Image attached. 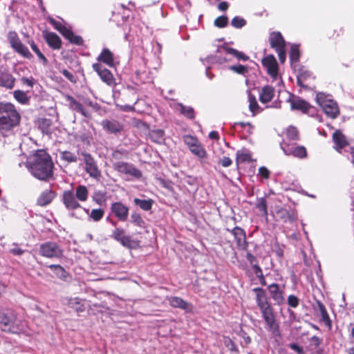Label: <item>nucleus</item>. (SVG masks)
<instances>
[{"mask_svg": "<svg viewBox=\"0 0 354 354\" xmlns=\"http://www.w3.org/2000/svg\"><path fill=\"white\" fill-rule=\"evenodd\" d=\"M30 174L40 180L47 181L53 175V163L51 157L44 150L32 154L26 163Z\"/></svg>", "mask_w": 354, "mask_h": 354, "instance_id": "obj_1", "label": "nucleus"}, {"mask_svg": "<svg viewBox=\"0 0 354 354\" xmlns=\"http://www.w3.org/2000/svg\"><path fill=\"white\" fill-rule=\"evenodd\" d=\"M20 115L11 103H0V131L2 133L10 131L20 122Z\"/></svg>", "mask_w": 354, "mask_h": 354, "instance_id": "obj_2", "label": "nucleus"}, {"mask_svg": "<svg viewBox=\"0 0 354 354\" xmlns=\"http://www.w3.org/2000/svg\"><path fill=\"white\" fill-rule=\"evenodd\" d=\"M0 329L6 333L19 334L24 331V326L13 313H4L0 319Z\"/></svg>", "mask_w": 354, "mask_h": 354, "instance_id": "obj_3", "label": "nucleus"}, {"mask_svg": "<svg viewBox=\"0 0 354 354\" xmlns=\"http://www.w3.org/2000/svg\"><path fill=\"white\" fill-rule=\"evenodd\" d=\"M316 102L329 118L335 119L339 114L338 105L330 95L322 92L318 93Z\"/></svg>", "mask_w": 354, "mask_h": 354, "instance_id": "obj_4", "label": "nucleus"}, {"mask_svg": "<svg viewBox=\"0 0 354 354\" xmlns=\"http://www.w3.org/2000/svg\"><path fill=\"white\" fill-rule=\"evenodd\" d=\"M269 44L270 47L277 53L281 64H283L286 59V42L279 31H272L269 34Z\"/></svg>", "mask_w": 354, "mask_h": 354, "instance_id": "obj_5", "label": "nucleus"}, {"mask_svg": "<svg viewBox=\"0 0 354 354\" xmlns=\"http://www.w3.org/2000/svg\"><path fill=\"white\" fill-rule=\"evenodd\" d=\"M39 254L46 258H60L63 256V250L57 243L48 241L40 245Z\"/></svg>", "mask_w": 354, "mask_h": 354, "instance_id": "obj_6", "label": "nucleus"}, {"mask_svg": "<svg viewBox=\"0 0 354 354\" xmlns=\"http://www.w3.org/2000/svg\"><path fill=\"white\" fill-rule=\"evenodd\" d=\"M8 39L11 47L19 55L27 59H30L32 57L28 48L21 43L15 32H9L8 34Z\"/></svg>", "mask_w": 354, "mask_h": 354, "instance_id": "obj_7", "label": "nucleus"}, {"mask_svg": "<svg viewBox=\"0 0 354 354\" xmlns=\"http://www.w3.org/2000/svg\"><path fill=\"white\" fill-rule=\"evenodd\" d=\"M81 160L85 164V171L89 176L95 179H99L101 177V171L91 154L86 151L81 152Z\"/></svg>", "mask_w": 354, "mask_h": 354, "instance_id": "obj_8", "label": "nucleus"}, {"mask_svg": "<svg viewBox=\"0 0 354 354\" xmlns=\"http://www.w3.org/2000/svg\"><path fill=\"white\" fill-rule=\"evenodd\" d=\"M271 212L277 220H281L284 223L289 222L292 223L297 218V215L295 212H289L281 205H276L274 207H272Z\"/></svg>", "mask_w": 354, "mask_h": 354, "instance_id": "obj_9", "label": "nucleus"}, {"mask_svg": "<svg viewBox=\"0 0 354 354\" xmlns=\"http://www.w3.org/2000/svg\"><path fill=\"white\" fill-rule=\"evenodd\" d=\"M267 74L270 75L276 85L279 86L282 81L279 75V65L273 55H267Z\"/></svg>", "mask_w": 354, "mask_h": 354, "instance_id": "obj_10", "label": "nucleus"}, {"mask_svg": "<svg viewBox=\"0 0 354 354\" xmlns=\"http://www.w3.org/2000/svg\"><path fill=\"white\" fill-rule=\"evenodd\" d=\"M281 148L286 155H292L299 158H305L307 155L306 149L304 147L290 144L286 142L285 140L281 143Z\"/></svg>", "mask_w": 354, "mask_h": 354, "instance_id": "obj_11", "label": "nucleus"}, {"mask_svg": "<svg viewBox=\"0 0 354 354\" xmlns=\"http://www.w3.org/2000/svg\"><path fill=\"white\" fill-rule=\"evenodd\" d=\"M113 168L120 173L129 174L136 178H140L142 176L140 170L132 165L122 161H115L113 164Z\"/></svg>", "mask_w": 354, "mask_h": 354, "instance_id": "obj_12", "label": "nucleus"}, {"mask_svg": "<svg viewBox=\"0 0 354 354\" xmlns=\"http://www.w3.org/2000/svg\"><path fill=\"white\" fill-rule=\"evenodd\" d=\"M93 68L100 76V79L107 85L114 86L116 84L113 74L102 64L95 63L93 64Z\"/></svg>", "mask_w": 354, "mask_h": 354, "instance_id": "obj_13", "label": "nucleus"}, {"mask_svg": "<svg viewBox=\"0 0 354 354\" xmlns=\"http://www.w3.org/2000/svg\"><path fill=\"white\" fill-rule=\"evenodd\" d=\"M111 211L120 221H126L129 216V207L121 202H115L111 204Z\"/></svg>", "mask_w": 354, "mask_h": 354, "instance_id": "obj_14", "label": "nucleus"}, {"mask_svg": "<svg viewBox=\"0 0 354 354\" xmlns=\"http://www.w3.org/2000/svg\"><path fill=\"white\" fill-rule=\"evenodd\" d=\"M288 102H290L292 110H297L303 113H306L310 108V105L306 101L299 97L290 95V93Z\"/></svg>", "mask_w": 354, "mask_h": 354, "instance_id": "obj_15", "label": "nucleus"}, {"mask_svg": "<svg viewBox=\"0 0 354 354\" xmlns=\"http://www.w3.org/2000/svg\"><path fill=\"white\" fill-rule=\"evenodd\" d=\"M62 202L66 208L68 210H73L81 207L80 204L78 203V201L72 190L64 192L62 195Z\"/></svg>", "mask_w": 354, "mask_h": 354, "instance_id": "obj_16", "label": "nucleus"}, {"mask_svg": "<svg viewBox=\"0 0 354 354\" xmlns=\"http://www.w3.org/2000/svg\"><path fill=\"white\" fill-rule=\"evenodd\" d=\"M55 122L51 118H42L37 120V124L44 134L50 136L56 129Z\"/></svg>", "mask_w": 354, "mask_h": 354, "instance_id": "obj_17", "label": "nucleus"}, {"mask_svg": "<svg viewBox=\"0 0 354 354\" xmlns=\"http://www.w3.org/2000/svg\"><path fill=\"white\" fill-rule=\"evenodd\" d=\"M267 290L275 304H280L283 301L284 298L282 295V290L280 289L278 284L275 283L268 284L267 283Z\"/></svg>", "mask_w": 354, "mask_h": 354, "instance_id": "obj_18", "label": "nucleus"}, {"mask_svg": "<svg viewBox=\"0 0 354 354\" xmlns=\"http://www.w3.org/2000/svg\"><path fill=\"white\" fill-rule=\"evenodd\" d=\"M269 306L267 305V310ZM267 326L268 330L271 332L272 337L274 339L276 342H278L281 339V334L279 329V325L273 318L272 315H268L267 313Z\"/></svg>", "mask_w": 354, "mask_h": 354, "instance_id": "obj_19", "label": "nucleus"}, {"mask_svg": "<svg viewBox=\"0 0 354 354\" xmlns=\"http://www.w3.org/2000/svg\"><path fill=\"white\" fill-rule=\"evenodd\" d=\"M102 128L110 133L120 132L123 126L120 122L115 120H104L101 122Z\"/></svg>", "mask_w": 354, "mask_h": 354, "instance_id": "obj_20", "label": "nucleus"}, {"mask_svg": "<svg viewBox=\"0 0 354 354\" xmlns=\"http://www.w3.org/2000/svg\"><path fill=\"white\" fill-rule=\"evenodd\" d=\"M300 50L299 46L296 44H292L290 45V49L289 52V58L291 64V67L294 71H296L299 67V62L300 59Z\"/></svg>", "mask_w": 354, "mask_h": 354, "instance_id": "obj_21", "label": "nucleus"}, {"mask_svg": "<svg viewBox=\"0 0 354 354\" xmlns=\"http://www.w3.org/2000/svg\"><path fill=\"white\" fill-rule=\"evenodd\" d=\"M44 37L48 45L54 50L61 48L62 41L59 37L52 32H46L44 33Z\"/></svg>", "mask_w": 354, "mask_h": 354, "instance_id": "obj_22", "label": "nucleus"}, {"mask_svg": "<svg viewBox=\"0 0 354 354\" xmlns=\"http://www.w3.org/2000/svg\"><path fill=\"white\" fill-rule=\"evenodd\" d=\"M56 194L52 189H45L39 196L37 200V204L39 206H46L50 204L55 197Z\"/></svg>", "mask_w": 354, "mask_h": 354, "instance_id": "obj_23", "label": "nucleus"}, {"mask_svg": "<svg viewBox=\"0 0 354 354\" xmlns=\"http://www.w3.org/2000/svg\"><path fill=\"white\" fill-rule=\"evenodd\" d=\"M66 99L68 102L69 108L72 111H76L84 117H88V111L84 108L82 104L77 102L74 97L70 95H67Z\"/></svg>", "mask_w": 354, "mask_h": 354, "instance_id": "obj_24", "label": "nucleus"}, {"mask_svg": "<svg viewBox=\"0 0 354 354\" xmlns=\"http://www.w3.org/2000/svg\"><path fill=\"white\" fill-rule=\"evenodd\" d=\"M167 299L169 305L174 308H179L185 311H189L191 310V304L187 303L180 297H167Z\"/></svg>", "mask_w": 354, "mask_h": 354, "instance_id": "obj_25", "label": "nucleus"}, {"mask_svg": "<svg viewBox=\"0 0 354 354\" xmlns=\"http://www.w3.org/2000/svg\"><path fill=\"white\" fill-rule=\"evenodd\" d=\"M97 59L110 67L114 66L113 55L108 48H104Z\"/></svg>", "mask_w": 354, "mask_h": 354, "instance_id": "obj_26", "label": "nucleus"}, {"mask_svg": "<svg viewBox=\"0 0 354 354\" xmlns=\"http://www.w3.org/2000/svg\"><path fill=\"white\" fill-rule=\"evenodd\" d=\"M254 291L257 293V301L261 309L262 317L266 319V295L264 290L261 288H254Z\"/></svg>", "mask_w": 354, "mask_h": 354, "instance_id": "obj_27", "label": "nucleus"}, {"mask_svg": "<svg viewBox=\"0 0 354 354\" xmlns=\"http://www.w3.org/2000/svg\"><path fill=\"white\" fill-rule=\"evenodd\" d=\"M231 232L236 240L237 245L239 247L244 248L246 243L244 231L241 228L236 227L231 231Z\"/></svg>", "mask_w": 354, "mask_h": 354, "instance_id": "obj_28", "label": "nucleus"}, {"mask_svg": "<svg viewBox=\"0 0 354 354\" xmlns=\"http://www.w3.org/2000/svg\"><path fill=\"white\" fill-rule=\"evenodd\" d=\"M333 142L335 144V149L337 151L347 145L344 136L339 131H336L333 135Z\"/></svg>", "mask_w": 354, "mask_h": 354, "instance_id": "obj_29", "label": "nucleus"}, {"mask_svg": "<svg viewBox=\"0 0 354 354\" xmlns=\"http://www.w3.org/2000/svg\"><path fill=\"white\" fill-rule=\"evenodd\" d=\"M284 140L286 142L299 140V132L297 128L293 126L288 127L285 131V137L283 141Z\"/></svg>", "mask_w": 354, "mask_h": 354, "instance_id": "obj_30", "label": "nucleus"}, {"mask_svg": "<svg viewBox=\"0 0 354 354\" xmlns=\"http://www.w3.org/2000/svg\"><path fill=\"white\" fill-rule=\"evenodd\" d=\"M74 194L77 201L84 202L88 199V191L86 186L80 185L76 187Z\"/></svg>", "mask_w": 354, "mask_h": 354, "instance_id": "obj_31", "label": "nucleus"}, {"mask_svg": "<svg viewBox=\"0 0 354 354\" xmlns=\"http://www.w3.org/2000/svg\"><path fill=\"white\" fill-rule=\"evenodd\" d=\"M295 71L297 72V77L298 85L300 86H304V80H306L311 75L310 71L306 70L304 66H301L300 65H299V67H297Z\"/></svg>", "mask_w": 354, "mask_h": 354, "instance_id": "obj_32", "label": "nucleus"}, {"mask_svg": "<svg viewBox=\"0 0 354 354\" xmlns=\"http://www.w3.org/2000/svg\"><path fill=\"white\" fill-rule=\"evenodd\" d=\"M15 78L12 75L6 73L0 77V86L7 88H12L14 86Z\"/></svg>", "mask_w": 354, "mask_h": 354, "instance_id": "obj_33", "label": "nucleus"}, {"mask_svg": "<svg viewBox=\"0 0 354 354\" xmlns=\"http://www.w3.org/2000/svg\"><path fill=\"white\" fill-rule=\"evenodd\" d=\"M48 268L55 273L59 279L66 280L68 277V273L64 268L59 265H50Z\"/></svg>", "mask_w": 354, "mask_h": 354, "instance_id": "obj_34", "label": "nucleus"}, {"mask_svg": "<svg viewBox=\"0 0 354 354\" xmlns=\"http://www.w3.org/2000/svg\"><path fill=\"white\" fill-rule=\"evenodd\" d=\"M149 137L152 142L160 144L164 140V131L161 129L152 130L149 132Z\"/></svg>", "mask_w": 354, "mask_h": 354, "instance_id": "obj_35", "label": "nucleus"}, {"mask_svg": "<svg viewBox=\"0 0 354 354\" xmlns=\"http://www.w3.org/2000/svg\"><path fill=\"white\" fill-rule=\"evenodd\" d=\"M251 160V156L248 151L245 149L239 150L236 152V164L239 165L240 163L248 162Z\"/></svg>", "mask_w": 354, "mask_h": 354, "instance_id": "obj_36", "label": "nucleus"}, {"mask_svg": "<svg viewBox=\"0 0 354 354\" xmlns=\"http://www.w3.org/2000/svg\"><path fill=\"white\" fill-rule=\"evenodd\" d=\"M133 203L142 210L149 211L151 209L153 201L152 199L142 200L138 198L133 199Z\"/></svg>", "mask_w": 354, "mask_h": 354, "instance_id": "obj_37", "label": "nucleus"}, {"mask_svg": "<svg viewBox=\"0 0 354 354\" xmlns=\"http://www.w3.org/2000/svg\"><path fill=\"white\" fill-rule=\"evenodd\" d=\"M267 109L269 107L273 108H279L280 107V102L274 101V102L270 104L271 100L273 98L274 95V89L272 86H267Z\"/></svg>", "mask_w": 354, "mask_h": 354, "instance_id": "obj_38", "label": "nucleus"}, {"mask_svg": "<svg viewBox=\"0 0 354 354\" xmlns=\"http://www.w3.org/2000/svg\"><path fill=\"white\" fill-rule=\"evenodd\" d=\"M189 150L193 154L201 159L205 158L207 156L206 151L200 142L189 149Z\"/></svg>", "mask_w": 354, "mask_h": 354, "instance_id": "obj_39", "label": "nucleus"}, {"mask_svg": "<svg viewBox=\"0 0 354 354\" xmlns=\"http://www.w3.org/2000/svg\"><path fill=\"white\" fill-rule=\"evenodd\" d=\"M107 199L106 192L103 190H96L93 193V200L98 205H102Z\"/></svg>", "mask_w": 354, "mask_h": 354, "instance_id": "obj_40", "label": "nucleus"}, {"mask_svg": "<svg viewBox=\"0 0 354 354\" xmlns=\"http://www.w3.org/2000/svg\"><path fill=\"white\" fill-rule=\"evenodd\" d=\"M65 38L69 40L70 42L77 44L81 45L83 42V40L80 36L75 35L71 30L68 29L66 32L63 35Z\"/></svg>", "mask_w": 354, "mask_h": 354, "instance_id": "obj_41", "label": "nucleus"}, {"mask_svg": "<svg viewBox=\"0 0 354 354\" xmlns=\"http://www.w3.org/2000/svg\"><path fill=\"white\" fill-rule=\"evenodd\" d=\"M223 49L230 55L236 57L238 59L246 61L249 59L248 56L245 55L242 52H239L236 49L230 47H224Z\"/></svg>", "mask_w": 354, "mask_h": 354, "instance_id": "obj_42", "label": "nucleus"}, {"mask_svg": "<svg viewBox=\"0 0 354 354\" xmlns=\"http://www.w3.org/2000/svg\"><path fill=\"white\" fill-rule=\"evenodd\" d=\"M60 158L62 160L71 163L76 162L77 161V156L68 151H64L60 153Z\"/></svg>", "mask_w": 354, "mask_h": 354, "instance_id": "obj_43", "label": "nucleus"}, {"mask_svg": "<svg viewBox=\"0 0 354 354\" xmlns=\"http://www.w3.org/2000/svg\"><path fill=\"white\" fill-rule=\"evenodd\" d=\"M248 100L250 102V110L253 113V115H254L259 111L260 108L257 104L255 96L252 95L250 92L248 93Z\"/></svg>", "mask_w": 354, "mask_h": 354, "instance_id": "obj_44", "label": "nucleus"}, {"mask_svg": "<svg viewBox=\"0 0 354 354\" xmlns=\"http://www.w3.org/2000/svg\"><path fill=\"white\" fill-rule=\"evenodd\" d=\"M180 111L182 114L189 119H194L195 117L194 109L191 106H187L183 104H179Z\"/></svg>", "mask_w": 354, "mask_h": 354, "instance_id": "obj_45", "label": "nucleus"}, {"mask_svg": "<svg viewBox=\"0 0 354 354\" xmlns=\"http://www.w3.org/2000/svg\"><path fill=\"white\" fill-rule=\"evenodd\" d=\"M127 156V152L125 150H114L111 156V161L113 164L115 161H120L124 157Z\"/></svg>", "mask_w": 354, "mask_h": 354, "instance_id": "obj_46", "label": "nucleus"}, {"mask_svg": "<svg viewBox=\"0 0 354 354\" xmlns=\"http://www.w3.org/2000/svg\"><path fill=\"white\" fill-rule=\"evenodd\" d=\"M104 214V211L102 209H93L89 214V218L93 221L97 222L102 218Z\"/></svg>", "mask_w": 354, "mask_h": 354, "instance_id": "obj_47", "label": "nucleus"}, {"mask_svg": "<svg viewBox=\"0 0 354 354\" xmlns=\"http://www.w3.org/2000/svg\"><path fill=\"white\" fill-rule=\"evenodd\" d=\"M48 21L54 26V28L58 30L62 35L66 32L68 30L66 27L62 25L60 22L57 21L52 17L48 18Z\"/></svg>", "mask_w": 354, "mask_h": 354, "instance_id": "obj_48", "label": "nucleus"}, {"mask_svg": "<svg viewBox=\"0 0 354 354\" xmlns=\"http://www.w3.org/2000/svg\"><path fill=\"white\" fill-rule=\"evenodd\" d=\"M15 98L21 104H26L28 101L26 94L22 91H15L14 92Z\"/></svg>", "mask_w": 354, "mask_h": 354, "instance_id": "obj_49", "label": "nucleus"}, {"mask_svg": "<svg viewBox=\"0 0 354 354\" xmlns=\"http://www.w3.org/2000/svg\"><path fill=\"white\" fill-rule=\"evenodd\" d=\"M231 24L236 28H241L246 24V21L243 18L236 16L232 19Z\"/></svg>", "mask_w": 354, "mask_h": 354, "instance_id": "obj_50", "label": "nucleus"}, {"mask_svg": "<svg viewBox=\"0 0 354 354\" xmlns=\"http://www.w3.org/2000/svg\"><path fill=\"white\" fill-rule=\"evenodd\" d=\"M131 222L133 224H135L140 227H145V223L139 214L133 213L131 216Z\"/></svg>", "mask_w": 354, "mask_h": 354, "instance_id": "obj_51", "label": "nucleus"}, {"mask_svg": "<svg viewBox=\"0 0 354 354\" xmlns=\"http://www.w3.org/2000/svg\"><path fill=\"white\" fill-rule=\"evenodd\" d=\"M183 140L189 149L194 147V145L199 142L196 138L188 135L183 137Z\"/></svg>", "mask_w": 354, "mask_h": 354, "instance_id": "obj_52", "label": "nucleus"}, {"mask_svg": "<svg viewBox=\"0 0 354 354\" xmlns=\"http://www.w3.org/2000/svg\"><path fill=\"white\" fill-rule=\"evenodd\" d=\"M228 18L226 16H221L214 20V25L218 28H224L227 25Z\"/></svg>", "mask_w": 354, "mask_h": 354, "instance_id": "obj_53", "label": "nucleus"}, {"mask_svg": "<svg viewBox=\"0 0 354 354\" xmlns=\"http://www.w3.org/2000/svg\"><path fill=\"white\" fill-rule=\"evenodd\" d=\"M124 235L125 234L124 230L117 227L113 231L111 236L113 239L120 242V240L122 239V236H124Z\"/></svg>", "mask_w": 354, "mask_h": 354, "instance_id": "obj_54", "label": "nucleus"}, {"mask_svg": "<svg viewBox=\"0 0 354 354\" xmlns=\"http://www.w3.org/2000/svg\"><path fill=\"white\" fill-rule=\"evenodd\" d=\"M223 344L230 351H237L236 346L230 338L224 337Z\"/></svg>", "mask_w": 354, "mask_h": 354, "instance_id": "obj_55", "label": "nucleus"}, {"mask_svg": "<svg viewBox=\"0 0 354 354\" xmlns=\"http://www.w3.org/2000/svg\"><path fill=\"white\" fill-rule=\"evenodd\" d=\"M230 70L233 71L234 72L241 74V75H245L248 73V69L245 66L243 65H234L230 67Z\"/></svg>", "mask_w": 354, "mask_h": 354, "instance_id": "obj_56", "label": "nucleus"}, {"mask_svg": "<svg viewBox=\"0 0 354 354\" xmlns=\"http://www.w3.org/2000/svg\"><path fill=\"white\" fill-rule=\"evenodd\" d=\"M30 46L32 50L37 54L38 57L43 61L44 64H46L47 59L45 57V56L42 54V53L39 50L38 47L33 41L30 44Z\"/></svg>", "mask_w": 354, "mask_h": 354, "instance_id": "obj_57", "label": "nucleus"}, {"mask_svg": "<svg viewBox=\"0 0 354 354\" xmlns=\"http://www.w3.org/2000/svg\"><path fill=\"white\" fill-rule=\"evenodd\" d=\"M288 304L292 308H296L299 305V299L295 295H290L288 298Z\"/></svg>", "mask_w": 354, "mask_h": 354, "instance_id": "obj_58", "label": "nucleus"}, {"mask_svg": "<svg viewBox=\"0 0 354 354\" xmlns=\"http://www.w3.org/2000/svg\"><path fill=\"white\" fill-rule=\"evenodd\" d=\"M310 343L315 348H317L322 343V339L317 336H313L310 339Z\"/></svg>", "mask_w": 354, "mask_h": 354, "instance_id": "obj_59", "label": "nucleus"}, {"mask_svg": "<svg viewBox=\"0 0 354 354\" xmlns=\"http://www.w3.org/2000/svg\"><path fill=\"white\" fill-rule=\"evenodd\" d=\"M120 243L124 247L131 248L132 240L130 236L124 235L120 240Z\"/></svg>", "mask_w": 354, "mask_h": 354, "instance_id": "obj_60", "label": "nucleus"}, {"mask_svg": "<svg viewBox=\"0 0 354 354\" xmlns=\"http://www.w3.org/2000/svg\"><path fill=\"white\" fill-rule=\"evenodd\" d=\"M60 73L71 82H76V80H75L74 75L71 72H69L68 70L62 69V70H60Z\"/></svg>", "mask_w": 354, "mask_h": 354, "instance_id": "obj_61", "label": "nucleus"}, {"mask_svg": "<svg viewBox=\"0 0 354 354\" xmlns=\"http://www.w3.org/2000/svg\"><path fill=\"white\" fill-rule=\"evenodd\" d=\"M253 270H254V272L255 274L258 277H259L261 283L262 284H265V279H264V277H263V272L261 270V268L259 266H254Z\"/></svg>", "mask_w": 354, "mask_h": 354, "instance_id": "obj_62", "label": "nucleus"}, {"mask_svg": "<svg viewBox=\"0 0 354 354\" xmlns=\"http://www.w3.org/2000/svg\"><path fill=\"white\" fill-rule=\"evenodd\" d=\"M320 321L324 323V324L326 325V326L328 328V329L329 330L331 329L332 323H331V320H330L328 313L326 315H324L323 317H321Z\"/></svg>", "mask_w": 354, "mask_h": 354, "instance_id": "obj_63", "label": "nucleus"}, {"mask_svg": "<svg viewBox=\"0 0 354 354\" xmlns=\"http://www.w3.org/2000/svg\"><path fill=\"white\" fill-rule=\"evenodd\" d=\"M21 81L24 84L27 85L30 88H32L35 84V80L32 77H30V78L22 77L21 79Z\"/></svg>", "mask_w": 354, "mask_h": 354, "instance_id": "obj_64", "label": "nucleus"}]
</instances>
